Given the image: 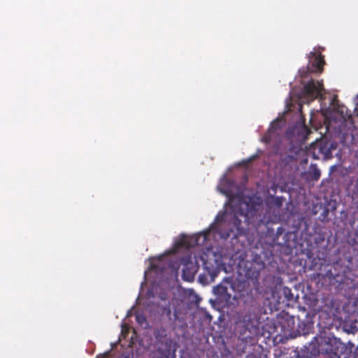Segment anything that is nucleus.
Wrapping results in <instances>:
<instances>
[{
	"mask_svg": "<svg viewBox=\"0 0 358 358\" xmlns=\"http://www.w3.org/2000/svg\"><path fill=\"white\" fill-rule=\"evenodd\" d=\"M224 210L217 213L215 221L210 227L201 232L192 236H184L177 243V246L189 249L191 248L208 245L207 251L199 257H194V261L191 256L182 258V278L191 282L194 280L197 273L199 265V260L202 262L203 274L199 275V280L203 283L213 282L221 271H224V255L222 251L214 250V247L210 243L219 242L224 238Z\"/></svg>",
	"mask_w": 358,
	"mask_h": 358,
	"instance_id": "nucleus-1",
	"label": "nucleus"
},
{
	"mask_svg": "<svg viewBox=\"0 0 358 358\" xmlns=\"http://www.w3.org/2000/svg\"><path fill=\"white\" fill-rule=\"evenodd\" d=\"M237 262V273L238 275V291L245 288V284L248 280L253 282H257L260 272L270 264L273 256L268 245H256L251 250L250 259H245L242 255H236L234 257Z\"/></svg>",
	"mask_w": 358,
	"mask_h": 358,
	"instance_id": "nucleus-2",
	"label": "nucleus"
},
{
	"mask_svg": "<svg viewBox=\"0 0 358 358\" xmlns=\"http://www.w3.org/2000/svg\"><path fill=\"white\" fill-rule=\"evenodd\" d=\"M318 49L320 50L314 48L313 51H311L308 55V64L307 67L299 70V74L303 79L301 80L303 93L305 96V99H307V103L317 98L323 99L324 92H325L322 82L315 83L313 79L308 81L305 80V78H308L309 74L317 71L321 72L322 71V66L325 62L324 56L321 54V50H323L324 48L319 47Z\"/></svg>",
	"mask_w": 358,
	"mask_h": 358,
	"instance_id": "nucleus-3",
	"label": "nucleus"
},
{
	"mask_svg": "<svg viewBox=\"0 0 358 358\" xmlns=\"http://www.w3.org/2000/svg\"><path fill=\"white\" fill-rule=\"evenodd\" d=\"M345 351V347L340 339L327 331H320L300 350L308 358H317L320 354L329 355L331 358H340Z\"/></svg>",
	"mask_w": 358,
	"mask_h": 358,
	"instance_id": "nucleus-4",
	"label": "nucleus"
},
{
	"mask_svg": "<svg viewBox=\"0 0 358 358\" xmlns=\"http://www.w3.org/2000/svg\"><path fill=\"white\" fill-rule=\"evenodd\" d=\"M297 325H295L294 316L287 313H281L273 322L272 330L269 334H275L285 338H293L298 336L308 334L313 328V323L309 320L304 321L297 319Z\"/></svg>",
	"mask_w": 358,
	"mask_h": 358,
	"instance_id": "nucleus-5",
	"label": "nucleus"
},
{
	"mask_svg": "<svg viewBox=\"0 0 358 358\" xmlns=\"http://www.w3.org/2000/svg\"><path fill=\"white\" fill-rule=\"evenodd\" d=\"M264 204L261 197L252 196H242L239 198L236 214L243 218L247 225L260 227L262 224L267 225L268 220H266L263 214Z\"/></svg>",
	"mask_w": 358,
	"mask_h": 358,
	"instance_id": "nucleus-6",
	"label": "nucleus"
},
{
	"mask_svg": "<svg viewBox=\"0 0 358 358\" xmlns=\"http://www.w3.org/2000/svg\"><path fill=\"white\" fill-rule=\"evenodd\" d=\"M338 144L335 141L321 139L313 143L308 150V155L314 159L323 161L333 158V151L337 149Z\"/></svg>",
	"mask_w": 358,
	"mask_h": 358,
	"instance_id": "nucleus-7",
	"label": "nucleus"
},
{
	"mask_svg": "<svg viewBox=\"0 0 358 358\" xmlns=\"http://www.w3.org/2000/svg\"><path fill=\"white\" fill-rule=\"evenodd\" d=\"M310 132V130L306 125L302 123H298L289 131H287V134L289 136L296 135L297 138L299 141H306Z\"/></svg>",
	"mask_w": 358,
	"mask_h": 358,
	"instance_id": "nucleus-8",
	"label": "nucleus"
},
{
	"mask_svg": "<svg viewBox=\"0 0 358 358\" xmlns=\"http://www.w3.org/2000/svg\"><path fill=\"white\" fill-rule=\"evenodd\" d=\"M280 123L278 120L273 121L262 141L266 144H271L273 139L278 136V130L280 128Z\"/></svg>",
	"mask_w": 358,
	"mask_h": 358,
	"instance_id": "nucleus-9",
	"label": "nucleus"
},
{
	"mask_svg": "<svg viewBox=\"0 0 358 358\" xmlns=\"http://www.w3.org/2000/svg\"><path fill=\"white\" fill-rule=\"evenodd\" d=\"M319 277L322 276V279L328 280L329 284L334 285L336 283L341 284L344 282L345 275L338 273H334L331 269H329L324 274L318 273Z\"/></svg>",
	"mask_w": 358,
	"mask_h": 358,
	"instance_id": "nucleus-10",
	"label": "nucleus"
},
{
	"mask_svg": "<svg viewBox=\"0 0 358 358\" xmlns=\"http://www.w3.org/2000/svg\"><path fill=\"white\" fill-rule=\"evenodd\" d=\"M306 174L308 180L316 182L321 176V171L315 164H311Z\"/></svg>",
	"mask_w": 358,
	"mask_h": 358,
	"instance_id": "nucleus-11",
	"label": "nucleus"
},
{
	"mask_svg": "<svg viewBox=\"0 0 358 358\" xmlns=\"http://www.w3.org/2000/svg\"><path fill=\"white\" fill-rule=\"evenodd\" d=\"M308 236L309 240L313 241L317 245L322 243L326 237L325 233L320 228H315L314 233H310Z\"/></svg>",
	"mask_w": 358,
	"mask_h": 358,
	"instance_id": "nucleus-12",
	"label": "nucleus"
},
{
	"mask_svg": "<svg viewBox=\"0 0 358 358\" xmlns=\"http://www.w3.org/2000/svg\"><path fill=\"white\" fill-rule=\"evenodd\" d=\"M234 224L236 233L234 234L232 239H238L239 237L245 238L246 230L244 227H241V220L236 215L234 216Z\"/></svg>",
	"mask_w": 358,
	"mask_h": 358,
	"instance_id": "nucleus-13",
	"label": "nucleus"
},
{
	"mask_svg": "<svg viewBox=\"0 0 358 358\" xmlns=\"http://www.w3.org/2000/svg\"><path fill=\"white\" fill-rule=\"evenodd\" d=\"M224 251H225V260L229 257V262L228 263L229 266L230 267H231V269H234L236 268L237 270V262H238V259L237 260H235V259L234 258L235 257V255H242V257H245V254L244 252H236L235 254L232 255V254H230L229 252H228V251H227V249H224Z\"/></svg>",
	"mask_w": 358,
	"mask_h": 358,
	"instance_id": "nucleus-14",
	"label": "nucleus"
},
{
	"mask_svg": "<svg viewBox=\"0 0 358 358\" xmlns=\"http://www.w3.org/2000/svg\"><path fill=\"white\" fill-rule=\"evenodd\" d=\"M336 110L339 115V121L345 122L348 119L351 117V114L348 113V109L345 106H338Z\"/></svg>",
	"mask_w": 358,
	"mask_h": 358,
	"instance_id": "nucleus-15",
	"label": "nucleus"
},
{
	"mask_svg": "<svg viewBox=\"0 0 358 358\" xmlns=\"http://www.w3.org/2000/svg\"><path fill=\"white\" fill-rule=\"evenodd\" d=\"M281 293L287 301L293 300L294 295L292 293L291 289L288 287H283L281 289Z\"/></svg>",
	"mask_w": 358,
	"mask_h": 358,
	"instance_id": "nucleus-16",
	"label": "nucleus"
},
{
	"mask_svg": "<svg viewBox=\"0 0 358 358\" xmlns=\"http://www.w3.org/2000/svg\"><path fill=\"white\" fill-rule=\"evenodd\" d=\"M162 314L165 315L169 320L171 319V309L170 304L166 305L162 308Z\"/></svg>",
	"mask_w": 358,
	"mask_h": 358,
	"instance_id": "nucleus-17",
	"label": "nucleus"
},
{
	"mask_svg": "<svg viewBox=\"0 0 358 358\" xmlns=\"http://www.w3.org/2000/svg\"><path fill=\"white\" fill-rule=\"evenodd\" d=\"M213 292L217 295L224 294V285H222V282L220 283L217 286L214 287Z\"/></svg>",
	"mask_w": 358,
	"mask_h": 358,
	"instance_id": "nucleus-18",
	"label": "nucleus"
},
{
	"mask_svg": "<svg viewBox=\"0 0 358 358\" xmlns=\"http://www.w3.org/2000/svg\"><path fill=\"white\" fill-rule=\"evenodd\" d=\"M217 190L222 194H224V176L220 179V183L217 186Z\"/></svg>",
	"mask_w": 358,
	"mask_h": 358,
	"instance_id": "nucleus-19",
	"label": "nucleus"
},
{
	"mask_svg": "<svg viewBox=\"0 0 358 358\" xmlns=\"http://www.w3.org/2000/svg\"><path fill=\"white\" fill-rule=\"evenodd\" d=\"M285 232V229L282 227H278L276 230L275 237L276 239H279L280 236L282 235Z\"/></svg>",
	"mask_w": 358,
	"mask_h": 358,
	"instance_id": "nucleus-20",
	"label": "nucleus"
},
{
	"mask_svg": "<svg viewBox=\"0 0 358 358\" xmlns=\"http://www.w3.org/2000/svg\"><path fill=\"white\" fill-rule=\"evenodd\" d=\"M230 298H231V294L228 293L227 288L225 287V298H224L225 307L229 306V305L228 303H229V301Z\"/></svg>",
	"mask_w": 358,
	"mask_h": 358,
	"instance_id": "nucleus-21",
	"label": "nucleus"
},
{
	"mask_svg": "<svg viewBox=\"0 0 358 358\" xmlns=\"http://www.w3.org/2000/svg\"><path fill=\"white\" fill-rule=\"evenodd\" d=\"M136 320L139 323H143V321L146 320L145 317L144 316H141V315H137Z\"/></svg>",
	"mask_w": 358,
	"mask_h": 358,
	"instance_id": "nucleus-22",
	"label": "nucleus"
},
{
	"mask_svg": "<svg viewBox=\"0 0 358 358\" xmlns=\"http://www.w3.org/2000/svg\"><path fill=\"white\" fill-rule=\"evenodd\" d=\"M231 232H233L232 229H230V231H227V229L225 227V236H224L225 241L231 236V234H230Z\"/></svg>",
	"mask_w": 358,
	"mask_h": 358,
	"instance_id": "nucleus-23",
	"label": "nucleus"
},
{
	"mask_svg": "<svg viewBox=\"0 0 358 358\" xmlns=\"http://www.w3.org/2000/svg\"><path fill=\"white\" fill-rule=\"evenodd\" d=\"M166 358H176V355L173 353L171 355L170 350L167 351V354L165 355Z\"/></svg>",
	"mask_w": 358,
	"mask_h": 358,
	"instance_id": "nucleus-24",
	"label": "nucleus"
},
{
	"mask_svg": "<svg viewBox=\"0 0 358 358\" xmlns=\"http://www.w3.org/2000/svg\"><path fill=\"white\" fill-rule=\"evenodd\" d=\"M122 358H134L133 353H127L123 355Z\"/></svg>",
	"mask_w": 358,
	"mask_h": 358,
	"instance_id": "nucleus-25",
	"label": "nucleus"
},
{
	"mask_svg": "<svg viewBox=\"0 0 358 358\" xmlns=\"http://www.w3.org/2000/svg\"><path fill=\"white\" fill-rule=\"evenodd\" d=\"M336 169H337L336 165L331 166L329 169L330 173H333Z\"/></svg>",
	"mask_w": 358,
	"mask_h": 358,
	"instance_id": "nucleus-26",
	"label": "nucleus"
},
{
	"mask_svg": "<svg viewBox=\"0 0 358 358\" xmlns=\"http://www.w3.org/2000/svg\"><path fill=\"white\" fill-rule=\"evenodd\" d=\"M287 236H289V234H288V233H286V234H284V237H283V240H284V241H283V243H282L283 244H287V239H286V237H287Z\"/></svg>",
	"mask_w": 358,
	"mask_h": 358,
	"instance_id": "nucleus-27",
	"label": "nucleus"
},
{
	"mask_svg": "<svg viewBox=\"0 0 358 358\" xmlns=\"http://www.w3.org/2000/svg\"><path fill=\"white\" fill-rule=\"evenodd\" d=\"M326 214H329V210H328L327 208V209H325V210H324V212H323L322 215H321L322 216H323V215H324V217H323L324 219L325 218V215H326Z\"/></svg>",
	"mask_w": 358,
	"mask_h": 358,
	"instance_id": "nucleus-28",
	"label": "nucleus"
},
{
	"mask_svg": "<svg viewBox=\"0 0 358 358\" xmlns=\"http://www.w3.org/2000/svg\"><path fill=\"white\" fill-rule=\"evenodd\" d=\"M224 281H225V283H227V284H228V283H229V284H231V281H229V278H225ZM231 285V288H232V289H234V286H233L232 285Z\"/></svg>",
	"mask_w": 358,
	"mask_h": 358,
	"instance_id": "nucleus-29",
	"label": "nucleus"
},
{
	"mask_svg": "<svg viewBox=\"0 0 358 358\" xmlns=\"http://www.w3.org/2000/svg\"><path fill=\"white\" fill-rule=\"evenodd\" d=\"M224 352H225V357H227V353H229V350L225 347V350H224Z\"/></svg>",
	"mask_w": 358,
	"mask_h": 358,
	"instance_id": "nucleus-30",
	"label": "nucleus"
},
{
	"mask_svg": "<svg viewBox=\"0 0 358 358\" xmlns=\"http://www.w3.org/2000/svg\"><path fill=\"white\" fill-rule=\"evenodd\" d=\"M237 299H238V296L236 294H235L234 296H233V299L235 300V301H237Z\"/></svg>",
	"mask_w": 358,
	"mask_h": 358,
	"instance_id": "nucleus-31",
	"label": "nucleus"
},
{
	"mask_svg": "<svg viewBox=\"0 0 358 358\" xmlns=\"http://www.w3.org/2000/svg\"><path fill=\"white\" fill-rule=\"evenodd\" d=\"M275 152L276 153H280V151H279V148H278V145L277 146V148H275Z\"/></svg>",
	"mask_w": 358,
	"mask_h": 358,
	"instance_id": "nucleus-32",
	"label": "nucleus"
},
{
	"mask_svg": "<svg viewBox=\"0 0 358 358\" xmlns=\"http://www.w3.org/2000/svg\"><path fill=\"white\" fill-rule=\"evenodd\" d=\"M224 315L223 314H221L220 316L219 317V319L220 320H222V317H223Z\"/></svg>",
	"mask_w": 358,
	"mask_h": 358,
	"instance_id": "nucleus-33",
	"label": "nucleus"
},
{
	"mask_svg": "<svg viewBox=\"0 0 358 358\" xmlns=\"http://www.w3.org/2000/svg\"><path fill=\"white\" fill-rule=\"evenodd\" d=\"M252 159H253V157H251V158L248 160V162H251V161L252 160Z\"/></svg>",
	"mask_w": 358,
	"mask_h": 358,
	"instance_id": "nucleus-34",
	"label": "nucleus"
},
{
	"mask_svg": "<svg viewBox=\"0 0 358 358\" xmlns=\"http://www.w3.org/2000/svg\"><path fill=\"white\" fill-rule=\"evenodd\" d=\"M224 182H225V185H226V184H227V178H225Z\"/></svg>",
	"mask_w": 358,
	"mask_h": 358,
	"instance_id": "nucleus-35",
	"label": "nucleus"
},
{
	"mask_svg": "<svg viewBox=\"0 0 358 358\" xmlns=\"http://www.w3.org/2000/svg\"><path fill=\"white\" fill-rule=\"evenodd\" d=\"M224 272L227 273V267L225 266V270H224Z\"/></svg>",
	"mask_w": 358,
	"mask_h": 358,
	"instance_id": "nucleus-36",
	"label": "nucleus"
},
{
	"mask_svg": "<svg viewBox=\"0 0 358 358\" xmlns=\"http://www.w3.org/2000/svg\"><path fill=\"white\" fill-rule=\"evenodd\" d=\"M224 194H225V196H227V191H226V190H225V192H224Z\"/></svg>",
	"mask_w": 358,
	"mask_h": 358,
	"instance_id": "nucleus-37",
	"label": "nucleus"
},
{
	"mask_svg": "<svg viewBox=\"0 0 358 358\" xmlns=\"http://www.w3.org/2000/svg\"><path fill=\"white\" fill-rule=\"evenodd\" d=\"M227 203H225V204H224L225 208H227Z\"/></svg>",
	"mask_w": 358,
	"mask_h": 358,
	"instance_id": "nucleus-38",
	"label": "nucleus"
},
{
	"mask_svg": "<svg viewBox=\"0 0 358 358\" xmlns=\"http://www.w3.org/2000/svg\"><path fill=\"white\" fill-rule=\"evenodd\" d=\"M357 98H358V95H357Z\"/></svg>",
	"mask_w": 358,
	"mask_h": 358,
	"instance_id": "nucleus-39",
	"label": "nucleus"
}]
</instances>
